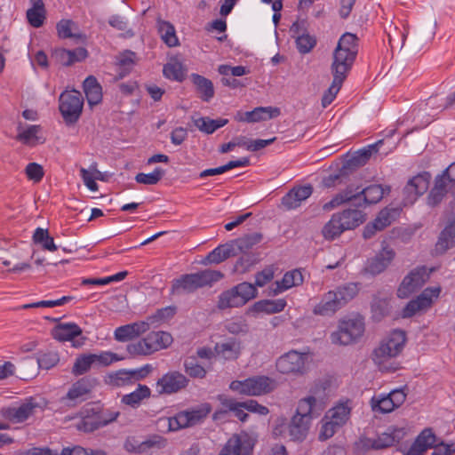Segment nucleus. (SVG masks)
<instances>
[{
  "instance_id": "28",
  "label": "nucleus",
  "mask_w": 455,
  "mask_h": 455,
  "mask_svg": "<svg viewBox=\"0 0 455 455\" xmlns=\"http://www.w3.org/2000/svg\"><path fill=\"white\" fill-rule=\"evenodd\" d=\"M82 329L75 323H63L57 324L52 330V337L59 341H72L76 337L82 335Z\"/></svg>"
},
{
  "instance_id": "25",
  "label": "nucleus",
  "mask_w": 455,
  "mask_h": 455,
  "mask_svg": "<svg viewBox=\"0 0 455 455\" xmlns=\"http://www.w3.org/2000/svg\"><path fill=\"white\" fill-rule=\"evenodd\" d=\"M394 258L395 251L392 249L384 248L367 261L365 271L371 275H379L389 266Z\"/></svg>"
},
{
  "instance_id": "35",
  "label": "nucleus",
  "mask_w": 455,
  "mask_h": 455,
  "mask_svg": "<svg viewBox=\"0 0 455 455\" xmlns=\"http://www.w3.org/2000/svg\"><path fill=\"white\" fill-rule=\"evenodd\" d=\"M32 7L27 11L28 23L34 28H40L45 20V8L43 0H29Z\"/></svg>"
},
{
  "instance_id": "31",
  "label": "nucleus",
  "mask_w": 455,
  "mask_h": 455,
  "mask_svg": "<svg viewBox=\"0 0 455 455\" xmlns=\"http://www.w3.org/2000/svg\"><path fill=\"white\" fill-rule=\"evenodd\" d=\"M193 84L196 86V92L200 99L204 102H209L214 97V86L212 82L198 74L190 76Z\"/></svg>"
},
{
  "instance_id": "15",
  "label": "nucleus",
  "mask_w": 455,
  "mask_h": 455,
  "mask_svg": "<svg viewBox=\"0 0 455 455\" xmlns=\"http://www.w3.org/2000/svg\"><path fill=\"white\" fill-rule=\"evenodd\" d=\"M307 353L291 350L277 359L275 363L276 370L282 374L303 375L307 371Z\"/></svg>"
},
{
  "instance_id": "7",
  "label": "nucleus",
  "mask_w": 455,
  "mask_h": 455,
  "mask_svg": "<svg viewBox=\"0 0 455 455\" xmlns=\"http://www.w3.org/2000/svg\"><path fill=\"white\" fill-rule=\"evenodd\" d=\"M257 288L248 282H243L232 288L222 291L218 298L217 307L224 310L231 307H240L256 298Z\"/></svg>"
},
{
  "instance_id": "20",
  "label": "nucleus",
  "mask_w": 455,
  "mask_h": 455,
  "mask_svg": "<svg viewBox=\"0 0 455 455\" xmlns=\"http://www.w3.org/2000/svg\"><path fill=\"white\" fill-rule=\"evenodd\" d=\"M253 443L247 435H233L225 443L219 455H251Z\"/></svg>"
},
{
  "instance_id": "26",
  "label": "nucleus",
  "mask_w": 455,
  "mask_h": 455,
  "mask_svg": "<svg viewBox=\"0 0 455 455\" xmlns=\"http://www.w3.org/2000/svg\"><path fill=\"white\" fill-rule=\"evenodd\" d=\"M406 432L403 427H389L387 431L379 435L374 439L375 450L385 449L399 443L405 435Z\"/></svg>"
},
{
  "instance_id": "46",
  "label": "nucleus",
  "mask_w": 455,
  "mask_h": 455,
  "mask_svg": "<svg viewBox=\"0 0 455 455\" xmlns=\"http://www.w3.org/2000/svg\"><path fill=\"white\" fill-rule=\"evenodd\" d=\"M176 309L177 308L174 306H168L157 309L155 314L148 315L147 319L152 328H156L162 323L172 318L176 314Z\"/></svg>"
},
{
  "instance_id": "55",
  "label": "nucleus",
  "mask_w": 455,
  "mask_h": 455,
  "mask_svg": "<svg viewBox=\"0 0 455 455\" xmlns=\"http://www.w3.org/2000/svg\"><path fill=\"white\" fill-rule=\"evenodd\" d=\"M164 174L165 172L162 168L156 167L151 173H138L135 176V180L140 184L156 185L162 180Z\"/></svg>"
},
{
  "instance_id": "41",
  "label": "nucleus",
  "mask_w": 455,
  "mask_h": 455,
  "mask_svg": "<svg viewBox=\"0 0 455 455\" xmlns=\"http://www.w3.org/2000/svg\"><path fill=\"white\" fill-rule=\"evenodd\" d=\"M158 33L162 40L169 47H175L179 45V39L176 36L174 26L169 21L158 20H157Z\"/></svg>"
},
{
  "instance_id": "12",
  "label": "nucleus",
  "mask_w": 455,
  "mask_h": 455,
  "mask_svg": "<svg viewBox=\"0 0 455 455\" xmlns=\"http://www.w3.org/2000/svg\"><path fill=\"white\" fill-rule=\"evenodd\" d=\"M364 332V322L361 316L339 322L338 331L331 333V341L339 345H349L356 341Z\"/></svg>"
},
{
  "instance_id": "3",
  "label": "nucleus",
  "mask_w": 455,
  "mask_h": 455,
  "mask_svg": "<svg viewBox=\"0 0 455 455\" xmlns=\"http://www.w3.org/2000/svg\"><path fill=\"white\" fill-rule=\"evenodd\" d=\"M358 53V37L347 32L341 36L333 52L331 71L347 75Z\"/></svg>"
},
{
  "instance_id": "4",
  "label": "nucleus",
  "mask_w": 455,
  "mask_h": 455,
  "mask_svg": "<svg viewBox=\"0 0 455 455\" xmlns=\"http://www.w3.org/2000/svg\"><path fill=\"white\" fill-rule=\"evenodd\" d=\"M357 293L358 287L355 283H348L335 291H330L315 306L313 313L323 316L331 315L354 299Z\"/></svg>"
},
{
  "instance_id": "51",
  "label": "nucleus",
  "mask_w": 455,
  "mask_h": 455,
  "mask_svg": "<svg viewBox=\"0 0 455 455\" xmlns=\"http://www.w3.org/2000/svg\"><path fill=\"white\" fill-rule=\"evenodd\" d=\"M371 409L375 412L388 413L395 409L392 398L388 395L373 396L371 400Z\"/></svg>"
},
{
  "instance_id": "43",
  "label": "nucleus",
  "mask_w": 455,
  "mask_h": 455,
  "mask_svg": "<svg viewBox=\"0 0 455 455\" xmlns=\"http://www.w3.org/2000/svg\"><path fill=\"white\" fill-rule=\"evenodd\" d=\"M455 245V219L441 232L436 250L442 252Z\"/></svg>"
},
{
  "instance_id": "48",
  "label": "nucleus",
  "mask_w": 455,
  "mask_h": 455,
  "mask_svg": "<svg viewBox=\"0 0 455 455\" xmlns=\"http://www.w3.org/2000/svg\"><path fill=\"white\" fill-rule=\"evenodd\" d=\"M344 231H346V229L342 228V224L339 222V217L334 213L331 220L323 226L322 234L325 239L334 240Z\"/></svg>"
},
{
  "instance_id": "50",
  "label": "nucleus",
  "mask_w": 455,
  "mask_h": 455,
  "mask_svg": "<svg viewBox=\"0 0 455 455\" xmlns=\"http://www.w3.org/2000/svg\"><path fill=\"white\" fill-rule=\"evenodd\" d=\"M21 123L18 125L19 133L16 136V140L22 142L23 144H35L33 141H37V133L41 131L40 125H29L27 129L21 130Z\"/></svg>"
},
{
  "instance_id": "49",
  "label": "nucleus",
  "mask_w": 455,
  "mask_h": 455,
  "mask_svg": "<svg viewBox=\"0 0 455 455\" xmlns=\"http://www.w3.org/2000/svg\"><path fill=\"white\" fill-rule=\"evenodd\" d=\"M32 238L35 243L40 244L45 251H55L58 249L53 238L50 236L48 229L37 228Z\"/></svg>"
},
{
  "instance_id": "39",
  "label": "nucleus",
  "mask_w": 455,
  "mask_h": 455,
  "mask_svg": "<svg viewBox=\"0 0 455 455\" xmlns=\"http://www.w3.org/2000/svg\"><path fill=\"white\" fill-rule=\"evenodd\" d=\"M331 74L333 76L332 83L322 98V106L323 108H326L334 100L337 93L339 92L342 86L343 82L347 76V75L335 73L334 71H331Z\"/></svg>"
},
{
  "instance_id": "32",
  "label": "nucleus",
  "mask_w": 455,
  "mask_h": 455,
  "mask_svg": "<svg viewBox=\"0 0 455 455\" xmlns=\"http://www.w3.org/2000/svg\"><path fill=\"white\" fill-rule=\"evenodd\" d=\"M83 88L90 106L92 107L101 102L102 88L95 76H87L84 81Z\"/></svg>"
},
{
  "instance_id": "54",
  "label": "nucleus",
  "mask_w": 455,
  "mask_h": 455,
  "mask_svg": "<svg viewBox=\"0 0 455 455\" xmlns=\"http://www.w3.org/2000/svg\"><path fill=\"white\" fill-rule=\"evenodd\" d=\"M166 444H167V441L165 438H164L163 436H161L159 435H150L145 441L141 442L137 446L136 451H137V453H143L152 448H157V449L164 448L166 446Z\"/></svg>"
},
{
  "instance_id": "19",
  "label": "nucleus",
  "mask_w": 455,
  "mask_h": 455,
  "mask_svg": "<svg viewBox=\"0 0 455 455\" xmlns=\"http://www.w3.org/2000/svg\"><path fill=\"white\" fill-rule=\"evenodd\" d=\"M188 383L189 379L184 374L177 371H170L157 380V392L159 395L178 393L186 388Z\"/></svg>"
},
{
  "instance_id": "24",
  "label": "nucleus",
  "mask_w": 455,
  "mask_h": 455,
  "mask_svg": "<svg viewBox=\"0 0 455 455\" xmlns=\"http://www.w3.org/2000/svg\"><path fill=\"white\" fill-rule=\"evenodd\" d=\"M313 193L310 184L294 187L282 198V204L286 210H293L300 206L301 203L307 199Z\"/></svg>"
},
{
  "instance_id": "21",
  "label": "nucleus",
  "mask_w": 455,
  "mask_h": 455,
  "mask_svg": "<svg viewBox=\"0 0 455 455\" xmlns=\"http://www.w3.org/2000/svg\"><path fill=\"white\" fill-rule=\"evenodd\" d=\"M317 416H313V413H304L299 411V404H298L296 414L292 417L291 423L288 426L289 435L292 441H302L306 438L310 420Z\"/></svg>"
},
{
  "instance_id": "2",
  "label": "nucleus",
  "mask_w": 455,
  "mask_h": 455,
  "mask_svg": "<svg viewBox=\"0 0 455 455\" xmlns=\"http://www.w3.org/2000/svg\"><path fill=\"white\" fill-rule=\"evenodd\" d=\"M224 277L219 270L205 269L193 274H186L172 281L171 292L174 295L192 293L197 289L212 286Z\"/></svg>"
},
{
  "instance_id": "8",
  "label": "nucleus",
  "mask_w": 455,
  "mask_h": 455,
  "mask_svg": "<svg viewBox=\"0 0 455 455\" xmlns=\"http://www.w3.org/2000/svg\"><path fill=\"white\" fill-rule=\"evenodd\" d=\"M405 342V331L394 330L387 338L382 339L379 347L373 350V362L381 367L389 359L397 356L402 352Z\"/></svg>"
},
{
  "instance_id": "56",
  "label": "nucleus",
  "mask_w": 455,
  "mask_h": 455,
  "mask_svg": "<svg viewBox=\"0 0 455 455\" xmlns=\"http://www.w3.org/2000/svg\"><path fill=\"white\" fill-rule=\"evenodd\" d=\"M76 23L71 20H61L56 25L58 36L60 38H82L81 34L73 33Z\"/></svg>"
},
{
  "instance_id": "62",
  "label": "nucleus",
  "mask_w": 455,
  "mask_h": 455,
  "mask_svg": "<svg viewBox=\"0 0 455 455\" xmlns=\"http://www.w3.org/2000/svg\"><path fill=\"white\" fill-rule=\"evenodd\" d=\"M52 59L54 60L57 63L66 67L74 64V59L72 57L71 51L63 48L55 49L52 53Z\"/></svg>"
},
{
  "instance_id": "11",
  "label": "nucleus",
  "mask_w": 455,
  "mask_h": 455,
  "mask_svg": "<svg viewBox=\"0 0 455 455\" xmlns=\"http://www.w3.org/2000/svg\"><path fill=\"white\" fill-rule=\"evenodd\" d=\"M327 381L315 383L309 391V395L299 402V411L304 413H313V416H319L326 408L328 403Z\"/></svg>"
},
{
  "instance_id": "53",
  "label": "nucleus",
  "mask_w": 455,
  "mask_h": 455,
  "mask_svg": "<svg viewBox=\"0 0 455 455\" xmlns=\"http://www.w3.org/2000/svg\"><path fill=\"white\" fill-rule=\"evenodd\" d=\"M164 76L172 80L182 82L185 79V71L180 62L167 63L164 66Z\"/></svg>"
},
{
  "instance_id": "63",
  "label": "nucleus",
  "mask_w": 455,
  "mask_h": 455,
  "mask_svg": "<svg viewBox=\"0 0 455 455\" xmlns=\"http://www.w3.org/2000/svg\"><path fill=\"white\" fill-rule=\"evenodd\" d=\"M418 443L426 446V451L435 444L436 437L432 429H424L415 440ZM422 448V446H420Z\"/></svg>"
},
{
  "instance_id": "14",
  "label": "nucleus",
  "mask_w": 455,
  "mask_h": 455,
  "mask_svg": "<svg viewBox=\"0 0 455 455\" xmlns=\"http://www.w3.org/2000/svg\"><path fill=\"white\" fill-rule=\"evenodd\" d=\"M152 367L146 364L141 368L134 370L122 369L108 374L106 383L113 387L132 386L138 381L144 379L151 371Z\"/></svg>"
},
{
  "instance_id": "37",
  "label": "nucleus",
  "mask_w": 455,
  "mask_h": 455,
  "mask_svg": "<svg viewBox=\"0 0 455 455\" xmlns=\"http://www.w3.org/2000/svg\"><path fill=\"white\" fill-rule=\"evenodd\" d=\"M285 306L286 301L283 299H262L253 304L252 310L258 313L275 314L283 311Z\"/></svg>"
},
{
  "instance_id": "17",
  "label": "nucleus",
  "mask_w": 455,
  "mask_h": 455,
  "mask_svg": "<svg viewBox=\"0 0 455 455\" xmlns=\"http://www.w3.org/2000/svg\"><path fill=\"white\" fill-rule=\"evenodd\" d=\"M431 174L428 172H423L411 178L403 188L404 204H411L416 199L423 195L429 187Z\"/></svg>"
},
{
  "instance_id": "64",
  "label": "nucleus",
  "mask_w": 455,
  "mask_h": 455,
  "mask_svg": "<svg viewBox=\"0 0 455 455\" xmlns=\"http://www.w3.org/2000/svg\"><path fill=\"white\" fill-rule=\"evenodd\" d=\"M25 172L28 178L35 182L40 181L44 177V169L42 165L36 163H29L25 169Z\"/></svg>"
},
{
  "instance_id": "22",
  "label": "nucleus",
  "mask_w": 455,
  "mask_h": 455,
  "mask_svg": "<svg viewBox=\"0 0 455 455\" xmlns=\"http://www.w3.org/2000/svg\"><path fill=\"white\" fill-rule=\"evenodd\" d=\"M281 110L277 107H258L251 111L238 112L235 116L239 122L256 123L279 116Z\"/></svg>"
},
{
  "instance_id": "9",
  "label": "nucleus",
  "mask_w": 455,
  "mask_h": 455,
  "mask_svg": "<svg viewBox=\"0 0 455 455\" xmlns=\"http://www.w3.org/2000/svg\"><path fill=\"white\" fill-rule=\"evenodd\" d=\"M276 387L275 381L265 375L254 376L244 380H233L229 388L240 395L259 396L272 392Z\"/></svg>"
},
{
  "instance_id": "33",
  "label": "nucleus",
  "mask_w": 455,
  "mask_h": 455,
  "mask_svg": "<svg viewBox=\"0 0 455 455\" xmlns=\"http://www.w3.org/2000/svg\"><path fill=\"white\" fill-rule=\"evenodd\" d=\"M118 412L109 413L108 417H105L103 414L97 416L95 418L92 417H85L82 419V421L78 424L77 427L79 430H83L84 432H92L96 429H99L101 427L106 426L107 424L116 420Z\"/></svg>"
},
{
  "instance_id": "5",
  "label": "nucleus",
  "mask_w": 455,
  "mask_h": 455,
  "mask_svg": "<svg viewBox=\"0 0 455 455\" xmlns=\"http://www.w3.org/2000/svg\"><path fill=\"white\" fill-rule=\"evenodd\" d=\"M382 143L383 140H379L376 143L355 152L344 162L342 167L337 173L330 174L323 180V186L325 188H331L337 183H340L342 181V178L348 176L350 172L364 165L370 160L372 154L379 151V146L382 145Z\"/></svg>"
},
{
  "instance_id": "57",
  "label": "nucleus",
  "mask_w": 455,
  "mask_h": 455,
  "mask_svg": "<svg viewBox=\"0 0 455 455\" xmlns=\"http://www.w3.org/2000/svg\"><path fill=\"white\" fill-rule=\"evenodd\" d=\"M92 367H94V365L91 354L81 355L75 361L72 368V373L76 376L83 375Z\"/></svg>"
},
{
  "instance_id": "27",
  "label": "nucleus",
  "mask_w": 455,
  "mask_h": 455,
  "mask_svg": "<svg viewBox=\"0 0 455 455\" xmlns=\"http://www.w3.org/2000/svg\"><path fill=\"white\" fill-rule=\"evenodd\" d=\"M452 182L448 181V178L442 172L435 179L434 188L427 196V204L431 206L437 205L446 195L448 188Z\"/></svg>"
},
{
  "instance_id": "38",
  "label": "nucleus",
  "mask_w": 455,
  "mask_h": 455,
  "mask_svg": "<svg viewBox=\"0 0 455 455\" xmlns=\"http://www.w3.org/2000/svg\"><path fill=\"white\" fill-rule=\"evenodd\" d=\"M92 388V384L90 379L83 378L72 385L66 397L74 402L82 401Z\"/></svg>"
},
{
  "instance_id": "45",
  "label": "nucleus",
  "mask_w": 455,
  "mask_h": 455,
  "mask_svg": "<svg viewBox=\"0 0 455 455\" xmlns=\"http://www.w3.org/2000/svg\"><path fill=\"white\" fill-rule=\"evenodd\" d=\"M215 352L226 360L235 359L240 353V345L235 339L216 343Z\"/></svg>"
},
{
  "instance_id": "13",
  "label": "nucleus",
  "mask_w": 455,
  "mask_h": 455,
  "mask_svg": "<svg viewBox=\"0 0 455 455\" xmlns=\"http://www.w3.org/2000/svg\"><path fill=\"white\" fill-rule=\"evenodd\" d=\"M211 411V404L203 403L196 408L180 411L175 416L168 419L169 430L178 431L181 428L196 426L202 422L208 416Z\"/></svg>"
},
{
  "instance_id": "47",
  "label": "nucleus",
  "mask_w": 455,
  "mask_h": 455,
  "mask_svg": "<svg viewBox=\"0 0 455 455\" xmlns=\"http://www.w3.org/2000/svg\"><path fill=\"white\" fill-rule=\"evenodd\" d=\"M195 125L203 132L212 134L216 130L228 123V119H211L210 117H199L195 120Z\"/></svg>"
},
{
  "instance_id": "44",
  "label": "nucleus",
  "mask_w": 455,
  "mask_h": 455,
  "mask_svg": "<svg viewBox=\"0 0 455 455\" xmlns=\"http://www.w3.org/2000/svg\"><path fill=\"white\" fill-rule=\"evenodd\" d=\"M350 411L347 404L339 403L326 412L324 419H331L335 425L342 427L349 419Z\"/></svg>"
},
{
  "instance_id": "61",
  "label": "nucleus",
  "mask_w": 455,
  "mask_h": 455,
  "mask_svg": "<svg viewBox=\"0 0 455 455\" xmlns=\"http://www.w3.org/2000/svg\"><path fill=\"white\" fill-rule=\"evenodd\" d=\"M60 361V357L57 352L49 351L45 353H42L37 357V363L41 369L49 370L55 365Z\"/></svg>"
},
{
  "instance_id": "23",
  "label": "nucleus",
  "mask_w": 455,
  "mask_h": 455,
  "mask_svg": "<svg viewBox=\"0 0 455 455\" xmlns=\"http://www.w3.org/2000/svg\"><path fill=\"white\" fill-rule=\"evenodd\" d=\"M36 408H37V403L34 402L33 398H30L18 407L3 408L1 413L4 419L13 423H21L33 415Z\"/></svg>"
},
{
  "instance_id": "10",
  "label": "nucleus",
  "mask_w": 455,
  "mask_h": 455,
  "mask_svg": "<svg viewBox=\"0 0 455 455\" xmlns=\"http://www.w3.org/2000/svg\"><path fill=\"white\" fill-rule=\"evenodd\" d=\"M84 98L79 91H65L59 97V109L67 125L75 124L80 118Z\"/></svg>"
},
{
  "instance_id": "6",
  "label": "nucleus",
  "mask_w": 455,
  "mask_h": 455,
  "mask_svg": "<svg viewBox=\"0 0 455 455\" xmlns=\"http://www.w3.org/2000/svg\"><path fill=\"white\" fill-rule=\"evenodd\" d=\"M173 342L170 332L151 331L147 337L127 345L126 350L131 356L149 355L156 351L169 347Z\"/></svg>"
},
{
  "instance_id": "40",
  "label": "nucleus",
  "mask_w": 455,
  "mask_h": 455,
  "mask_svg": "<svg viewBox=\"0 0 455 455\" xmlns=\"http://www.w3.org/2000/svg\"><path fill=\"white\" fill-rule=\"evenodd\" d=\"M263 238L260 233H252L245 235L231 242L234 245L236 254L238 252L245 253L251 250L254 245L259 243Z\"/></svg>"
},
{
  "instance_id": "18",
  "label": "nucleus",
  "mask_w": 455,
  "mask_h": 455,
  "mask_svg": "<svg viewBox=\"0 0 455 455\" xmlns=\"http://www.w3.org/2000/svg\"><path fill=\"white\" fill-rule=\"evenodd\" d=\"M428 279L425 267H418L411 270L403 280L397 290L399 298H407L410 294L419 289Z\"/></svg>"
},
{
  "instance_id": "59",
  "label": "nucleus",
  "mask_w": 455,
  "mask_h": 455,
  "mask_svg": "<svg viewBox=\"0 0 455 455\" xmlns=\"http://www.w3.org/2000/svg\"><path fill=\"white\" fill-rule=\"evenodd\" d=\"M371 311L373 317L377 320H380L389 311V301L387 298L375 297L371 303Z\"/></svg>"
},
{
  "instance_id": "1",
  "label": "nucleus",
  "mask_w": 455,
  "mask_h": 455,
  "mask_svg": "<svg viewBox=\"0 0 455 455\" xmlns=\"http://www.w3.org/2000/svg\"><path fill=\"white\" fill-rule=\"evenodd\" d=\"M390 192V188H384L381 185H371L363 189L359 187H347L346 189L337 194L330 202L323 205V210L330 211L342 204L352 202L356 207H363L368 204L379 203L386 193Z\"/></svg>"
},
{
  "instance_id": "60",
  "label": "nucleus",
  "mask_w": 455,
  "mask_h": 455,
  "mask_svg": "<svg viewBox=\"0 0 455 455\" xmlns=\"http://www.w3.org/2000/svg\"><path fill=\"white\" fill-rule=\"evenodd\" d=\"M315 44V37L310 36L308 33L299 35L296 38L297 49L302 54L309 52Z\"/></svg>"
},
{
  "instance_id": "16",
  "label": "nucleus",
  "mask_w": 455,
  "mask_h": 455,
  "mask_svg": "<svg viewBox=\"0 0 455 455\" xmlns=\"http://www.w3.org/2000/svg\"><path fill=\"white\" fill-rule=\"evenodd\" d=\"M439 287L426 288L415 299L411 300L403 307L402 312L403 318H410L418 312L427 310L433 303V299L437 298L440 294Z\"/></svg>"
},
{
  "instance_id": "52",
  "label": "nucleus",
  "mask_w": 455,
  "mask_h": 455,
  "mask_svg": "<svg viewBox=\"0 0 455 455\" xmlns=\"http://www.w3.org/2000/svg\"><path fill=\"white\" fill-rule=\"evenodd\" d=\"M94 367H105L110 365L114 362L124 360V356H120L116 353L105 351L100 354H91Z\"/></svg>"
},
{
  "instance_id": "29",
  "label": "nucleus",
  "mask_w": 455,
  "mask_h": 455,
  "mask_svg": "<svg viewBox=\"0 0 455 455\" xmlns=\"http://www.w3.org/2000/svg\"><path fill=\"white\" fill-rule=\"evenodd\" d=\"M303 283V275L300 271L294 269L285 273L281 281H276L271 287L272 292L269 294L276 295L293 286H298Z\"/></svg>"
},
{
  "instance_id": "42",
  "label": "nucleus",
  "mask_w": 455,
  "mask_h": 455,
  "mask_svg": "<svg viewBox=\"0 0 455 455\" xmlns=\"http://www.w3.org/2000/svg\"><path fill=\"white\" fill-rule=\"evenodd\" d=\"M400 207L387 206L382 209L374 219L375 224L379 226V229H385L390 226L401 213Z\"/></svg>"
},
{
  "instance_id": "58",
  "label": "nucleus",
  "mask_w": 455,
  "mask_h": 455,
  "mask_svg": "<svg viewBox=\"0 0 455 455\" xmlns=\"http://www.w3.org/2000/svg\"><path fill=\"white\" fill-rule=\"evenodd\" d=\"M184 369L186 373L194 379H204L206 375V370L197 363L196 358L185 360Z\"/></svg>"
},
{
  "instance_id": "34",
  "label": "nucleus",
  "mask_w": 455,
  "mask_h": 455,
  "mask_svg": "<svg viewBox=\"0 0 455 455\" xmlns=\"http://www.w3.org/2000/svg\"><path fill=\"white\" fill-rule=\"evenodd\" d=\"M335 214L339 217V222L346 230L354 229L365 220L364 213L358 209H347Z\"/></svg>"
},
{
  "instance_id": "30",
  "label": "nucleus",
  "mask_w": 455,
  "mask_h": 455,
  "mask_svg": "<svg viewBox=\"0 0 455 455\" xmlns=\"http://www.w3.org/2000/svg\"><path fill=\"white\" fill-rule=\"evenodd\" d=\"M236 251L234 245L230 243H225L219 245L202 260V264H220L227 259L235 256Z\"/></svg>"
},
{
  "instance_id": "36",
  "label": "nucleus",
  "mask_w": 455,
  "mask_h": 455,
  "mask_svg": "<svg viewBox=\"0 0 455 455\" xmlns=\"http://www.w3.org/2000/svg\"><path fill=\"white\" fill-rule=\"evenodd\" d=\"M151 395L150 388L146 385L139 384L136 390L123 395L121 401L123 403L131 406L132 408H138L144 399L149 398Z\"/></svg>"
}]
</instances>
